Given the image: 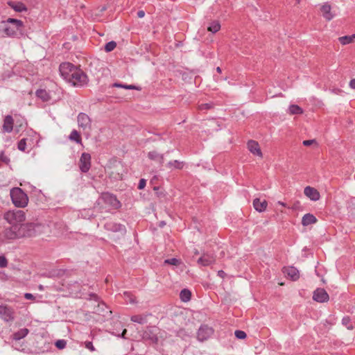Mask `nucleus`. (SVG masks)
Masks as SVG:
<instances>
[{"instance_id": "obj_34", "label": "nucleus", "mask_w": 355, "mask_h": 355, "mask_svg": "<svg viewBox=\"0 0 355 355\" xmlns=\"http://www.w3.org/2000/svg\"><path fill=\"white\" fill-rule=\"evenodd\" d=\"M191 293L188 289H183L180 291V297L182 302H188L191 300Z\"/></svg>"}, {"instance_id": "obj_18", "label": "nucleus", "mask_w": 355, "mask_h": 355, "mask_svg": "<svg viewBox=\"0 0 355 355\" xmlns=\"http://www.w3.org/2000/svg\"><path fill=\"white\" fill-rule=\"evenodd\" d=\"M320 10L322 17L327 21L331 20L334 17V15L331 12V5L326 2L321 6Z\"/></svg>"}, {"instance_id": "obj_38", "label": "nucleus", "mask_w": 355, "mask_h": 355, "mask_svg": "<svg viewBox=\"0 0 355 355\" xmlns=\"http://www.w3.org/2000/svg\"><path fill=\"white\" fill-rule=\"evenodd\" d=\"M116 46V43L114 41H111L107 42L105 46V50L107 52H110L113 51Z\"/></svg>"}, {"instance_id": "obj_23", "label": "nucleus", "mask_w": 355, "mask_h": 355, "mask_svg": "<svg viewBox=\"0 0 355 355\" xmlns=\"http://www.w3.org/2000/svg\"><path fill=\"white\" fill-rule=\"evenodd\" d=\"M268 202L266 200L261 201L259 198H255L253 200V206L259 212L264 211L267 208Z\"/></svg>"}, {"instance_id": "obj_37", "label": "nucleus", "mask_w": 355, "mask_h": 355, "mask_svg": "<svg viewBox=\"0 0 355 355\" xmlns=\"http://www.w3.org/2000/svg\"><path fill=\"white\" fill-rule=\"evenodd\" d=\"M342 324L349 330H352L354 329V326L352 324L351 319L349 316H345L343 318Z\"/></svg>"}, {"instance_id": "obj_14", "label": "nucleus", "mask_w": 355, "mask_h": 355, "mask_svg": "<svg viewBox=\"0 0 355 355\" xmlns=\"http://www.w3.org/2000/svg\"><path fill=\"white\" fill-rule=\"evenodd\" d=\"M104 228L112 232H120L124 234L126 232L125 227L120 223H116L112 221L107 222L104 225Z\"/></svg>"}, {"instance_id": "obj_24", "label": "nucleus", "mask_w": 355, "mask_h": 355, "mask_svg": "<svg viewBox=\"0 0 355 355\" xmlns=\"http://www.w3.org/2000/svg\"><path fill=\"white\" fill-rule=\"evenodd\" d=\"M36 96L43 102H48L51 99L50 93L46 89H40L35 92Z\"/></svg>"}, {"instance_id": "obj_44", "label": "nucleus", "mask_w": 355, "mask_h": 355, "mask_svg": "<svg viewBox=\"0 0 355 355\" xmlns=\"http://www.w3.org/2000/svg\"><path fill=\"white\" fill-rule=\"evenodd\" d=\"M85 347L89 349V351L91 352H94L96 350L95 347H94L93 344L92 342L90 341H85Z\"/></svg>"}, {"instance_id": "obj_8", "label": "nucleus", "mask_w": 355, "mask_h": 355, "mask_svg": "<svg viewBox=\"0 0 355 355\" xmlns=\"http://www.w3.org/2000/svg\"><path fill=\"white\" fill-rule=\"evenodd\" d=\"M78 69L70 62H64L60 65L59 71L62 78L69 83L73 76V72L76 71Z\"/></svg>"}, {"instance_id": "obj_47", "label": "nucleus", "mask_w": 355, "mask_h": 355, "mask_svg": "<svg viewBox=\"0 0 355 355\" xmlns=\"http://www.w3.org/2000/svg\"><path fill=\"white\" fill-rule=\"evenodd\" d=\"M146 186V180L144 179H141L139 182L138 189H143Z\"/></svg>"}, {"instance_id": "obj_19", "label": "nucleus", "mask_w": 355, "mask_h": 355, "mask_svg": "<svg viewBox=\"0 0 355 355\" xmlns=\"http://www.w3.org/2000/svg\"><path fill=\"white\" fill-rule=\"evenodd\" d=\"M304 193L306 197L313 201H317L320 198V193L318 190L309 186L304 188Z\"/></svg>"}, {"instance_id": "obj_11", "label": "nucleus", "mask_w": 355, "mask_h": 355, "mask_svg": "<svg viewBox=\"0 0 355 355\" xmlns=\"http://www.w3.org/2000/svg\"><path fill=\"white\" fill-rule=\"evenodd\" d=\"M214 333V330L211 327L207 325H202L199 328L197 333V338L199 341L203 342L209 338Z\"/></svg>"}, {"instance_id": "obj_35", "label": "nucleus", "mask_w": 355, "mask_h": 355, "mask_svg": "<svg viewBox=\"0 0 355 355\" xmlns=\"http://www.w3.org/2000/svg\"><path fill=\"white\" fill-rule=\"evenodd\" d=\"M220 28V24L218 21H213L210 23L209 27L207 28L208 31L215 33H217Z\"/></svg>"}, {"instance_id": "obj_52", "label": "nucleus", "mask_w": 355, "mask_h": 355, "mask_svg": "<svg viewBox=\"0 0 355 355\" xmlns=\"http://www.w3.org/2000/svg\"><path fill=\"white\" fill-rule=\"evenodd\" d=\"M24 297L26 300H33L34 298V296L31 293H25Z\"/></svg>"}, {"instance_id": "obj_59", "label": "nucleus", "mask_w": 355, "mask_h": 355, "mask_svg": "<svg viewBox=\"0 0 355 355\" xmlns=\"http://www.w3.org/2000/svg\"><path fill=\"white\" fill-rule=\"evenodd\" d=\"M92 296L94 297V298L97 297V296L95 294H92Z\"/></svg>"}, {"instance_id": "obj_20", "label": "nucleus", "mask_w": 355, "mask_h": 355, "mask_svg": "<svg viewBox=\"0 0 355 355\" xmlns=\"http://www.w3.org/2000/svg\"><path fill=\"white\" fill-rule=\"evenodd\" d=\"M14 120L10 115L5 116L3 124L2 126V131L3 132H11L13 129Z\"/></svg>"}, {"instance_id": "obj_40", "label": "nucleus", "mask_w": 355, "mask_h": 355, "mask_svg": "<svg viewBox=\"0 0 355 355\" xmlns=\"http://www.w3.org/2000/svg\"><path fill=\"white\" fill-rule=\"evenodd\" d=\"M234 335L238 339H244L247 336L246 333L241 330L235 331Z\"/></svg>"}, {"instance_id": "obj_30", "label": "nucleus", "mask_w": 355, "mask_h": 355, "mask_svg": "<svg viewBox=\"0 0 355 355\" xmlns=\"http://www.w3.org/2000/svg\"><path fill=\"white\" fill-rule=\"evenodd\" d=\"M288 113L291 115L301 114L303 113V110L302 107H300L297 105H291L288 107Z\"/></svg>"}, {"instance_id": "obj_28", "label": "nucleus", "mask_w": 355, "mask_h": 355, "mask_svg": "<svg viewBox=\"0 0 355 355\" xmlns=\"http://www.w3.org/2000/svg\"><path fill=\"white\" fill-rule=\"evenodd\" d=\"M69 139L71 141H75L77 144H82V139L80 133L76 130H73L69 136Z\"/></svg>"}, {"instance_id": "obj_36", "label": "nucleus", "mask_w": 355, "mask_h": 355, "mask_svg": "<svg viewBox=\"0 0 355 355\" xmlns=\"http://www.w3.org/2000/svg\"><path fill=\"white\" fill-rule=\"evenodd\" d=\"M183 162H179L178 160L170 161L167 163V167L169 168H178L181 169L183 168Z\"/></svg>"}, {"instance_id": "obj_57", "label": "nucleus", "mask_w": 355, "mask_h": 355, "mask_svg": "<svg viewBox=\"0 0 355 355\" xmlns=\"http://www.w3.org/2000/svg\"><path fill=\"white\" fill-rule=\"evenodd\" d=\"M216 71H217L218 73H221V69H220V67H218L216 68Z\"/></svg>"}, {"instance_id": "obj_27", "label": "nucleus", "mask_w": 355, "mask_h": 355, "mask_svg": "<svg viewBox=\"0 0 355 355\" xmlns=\"http://www.w3.org/2000/svg\"><path fill=\"white\" fill-rule=\"evenodd\" d=\"M29 332L27 328H23L12 334V339L19 340L26 337Z\"/></svg>"}, {"instance_id": "obj_10", "label": "nucleus", "mask_w": 355, "mask_h": 355, "mask_svg": "<svg viewBox=\"0 0 355 355\" xmlns=\"http://www.w3.org/2000/svg\"><path fill=\"white\" fill-rule=\"evenodd\" d=\"M157 331L158 328L156 327H147L143 333L142 338L152 343H156L158 340Z\"/></svg>"}, {"instance_id": "obj_46", "label": "nucleus", "mask_w": 355, "mask_h": 355, "mask_svg": "<svg viewBox=\"0 0 355 355\" xmlns=\"http://www.w3.org/2000/svg\"><path fill=\"white\" fill-rule=\"evenodd\" d=\"M176 335L182 338H184L185 337L189 336V334L184 331V329H180L177 332Z\"/></svg>"}, {"instance_id": "obj_41", "label": "nucleus", "mask_w": 355, "mask_h": 355, "mask_svg": "<svg viewBox=\"0 0 355 355\" xmlns=\"http://www.w3.org/2000/svg\"><path fill=\"white\" fill-rule=\"evenodd\" d=\"M213 107V103H202L198 105V108L200 110H209Z\"/></svg>"}, {"instance_id": "obj_50", "label": "nucleus", "mask_w": 355, "mask_h": 355, "mask_svg": "<svg viewBox=\"0 0 355 355\" xmlns=\"http://www.w3.org/2000/svg\"><path fill=\"white\" fill-rule=\"evenodd\" d=\"M0 160L3 162H8L9 161L8 158L3 154V153L0 154Z\"/></svg>"}, {"instance_id": "obj_26", "label": "nucleus", "mask_w": 355, "mask_h": 355, "mask_svg": "<svg viewBox=\"0 0 355 355\" xmlns=\"http://www.w3.org/2000/svg\"><path fill=\"white\" fill-rule=\"evenodd\" d=\"M150 315V314L135 315L131 316L130 320L133 322L143 324L147 322V317Z\"/></svg>"}, {"instance_id": "obj_6", "label": "nucleus", "mask_w": 355, "mask_h": 355, "mask_svg": "<svg viewBox=\"0 0 355 355\" xmlns=\"http://www.w3.org/2000/svg\"><path fill=\"white\" fill-rule=\"evenodd\" d=\"M87 83V76L80 69H78L76 71L73 72V76L69 81V83L74 87H83L86 85Z\"/></svg>"}, {"instance_id": "obj_7", "label": "nucleus", "mask_w": 355, "mask_h": 355, "mask_svg": "<svg viewBox=\"0 0 355 355\" xmlns=\"http://www.w3.org/2000/svg\"><path fill=\"white\" fill-rule=\"evenodd\" d=\"M98 203H105L112 209H117L121 207V202L118 200L116 197L110 193H104L98 199Z\"/></svg>"}, {"instance_id": "obj_12", "label": "nucleus", "mask_w": 355, "mask_h": 355, "mask_svg": "<svg viewBox=\"0 0 355 355\" xmlns=\"http://www.w3.org/2000/svg\"><path fill=\"white\" fill-rule=\"evenodd\" d=\"M91 167V155L89 153H82L80 162L79 168L81 172L87 173L89 171Z\"/></svg>"}, {"instance_id": "obj_43", "label": "nucleus", "mask_w": 355, "mask_h": 355, "mask_svg": "<svg viewBox=\"0 0 355 355\" xmlns=\"http://www.w3.org/2000/svg\"><path fill=\"white\" fill-rule=\"evenodd\" d=\"M164 263L170 265L177 266L178 264L180 263V261L178 259L172 258L166 259Z\"/></svg>"}, {"instance_id": "obj_32", "label": "nucleus", "mask_w": 355, "mask_h": 355, "mask_svg": "<svg viewBox=\"0 0 355 355\" xmlns=\"http://www.w3.org/2000/svg\"><path fill=\"white\" fill-rule=\"evenodd\" d=\"M112 86L114 87L123 88V89H135V90H138V91H140L141 89V88L139 86H136L134 85H126V84H122V83H114Z\"/></svg>"}, {"instance_id": "obj_39", "label": "nucleus", "mask_w": 355, "mask_h": 355, "mask_svg": "<svg viewBox=\"0 0 355 355\" xmlns=\"http://www.w3.org/2000/svg\"><path fill=\"white\" fill-rule=\"evenodd\" d=\"M26 141L27 139L24 138L18 142L17 148L21 151H25L26 148Z\"/></svg>"}, {"instance_id": "obj_58", "label": "nucleus", "mask_w": 355, "mask_h": 355, "mask_svg": "<svg viewBox=\"0 0 355 355\" xmlns=\"http://www.w3.org/2000/svg\"><path fill=\"white\" fill-rule=\"evenodd\" d=\"M165 225L164 222H161V224H160V226H161V227H162V226H163V225Z\"/></svg>"}, {"instance_id": "obj_16", "label": "nucleus", "mask_w": 355, "mask_h": 355, "mask_svg": "<svg viewBox=\"0 0 355 355\" xmlns=\"http://www.w3.org/2000/svg\"><path fill=\"white\" fill-rule=\"evenodd\" d=\"M216 258L214 254L204 253L198 259V263L202 266H208L215 263Z\"/></svg>"}, {"instance_id": "obj_29", "label": "nucleus", "mask_w": 355, "mask_h": 355, "mask_svg": "<svg viewBox=\"0 0 355 355\" xmlns=\"http://www.w3.org/2000/svg\"><path fill=\"white\" fill-rule=\"evenodd\" d=\"M338 40L343 45L351 44L354 42V41L355 40V33L352 34V35H345L340 37L338 38Z\"/></svg>"}, {"instance_id": "obj_54", "label": "nucleus", "mask_w": 355, "mask_h": 355, "mask_svg": "<svg viewBox=\"0 0 355 355\" xmlns=\"http://www.w3.org/2000/svg\"><path fill=\"white\" fill-rule=\"evenodd\" d=\"M225 272L223 271V270H219L218 271V275L221 277V278H224L225 276Z\"/></svg>"}, {"instance_id": "obj_5", "label": "nucleus", "mask_w": 355, "mask_h": 355, "mask_svg": "<svg viewBox=\"0 0 355 355\" xmlns=\"http://www.w3.org/2000/svg\"><path fill=\"white\" fill-rule=\"evenodd\" d=\"M15 239H19L16 225L6 227L0 231V245Z\"/></svg>"}, {"instance_id": "obj_13", "label": "nucleus", "mask_w": 355, "mask_h": 355, "mask_svg": "<svg viewBox=\"0 0 355 355\" xmlns=\"http://www.w3.org/2000/svg\"><path fill=\"white\" fill-rule=\"evenodd\" d=\"M0 317L6 322L14 320V311L7 305H0Z\"/></svg>"}, {"instance_id": "obj_9", "label": "nucleus", "mask_w": 355, "mask_h": 355, "mask_svg": "<svg viewBox=\"0 0 355 355\" xmlns=\"http://www.w3.org/2000/svg\"><path fill=\"white\" fill-rule=\"evenodd\" d=\"M77 121L78 127L83 130H88L89 132L92 130V119L85 113L80 112L77 116Z\"/></svg>"}, {"instance_id": "obj_22", "label": "nucleus", "mask_w": 355, "mask_h": 355, "mask_svg": "<svg viewBox=\"0 0 355 355\" xmlns=\"http://www.w3.org/2000/svg\"><path fill=\"white\" fill-rule=\"evenodd\" d=\"M284 272L293 281L297 280L300 277L299 270L293 266L286 268Z\"/></svg>"}, {"instance_id": "obj_53", "label": "nucleus", "mask_w": 355, "mask_h": 355, "mask_svg": "<svg viewBox=\"0 0 355 355\" xmlns=\"http://www.w3.org/2000/svg\"><path fill=\"white\" fill-rule=\"evenodd\" d=\"M144 15H145V12L144 10H139L137 12V17L139 18H142L144 17Z\"/></svg>"}, {"instance_id": "obj_2", "label": "nucleus", "mask_w": 355, "mask_h": 355, "mask_svg": "<svg viewBox=\"0 0 355 355\" xmlns=\"http://www.w3.org/2000/svg\"><path fill=\"white\" fill-rule=\"evenodd\" d=\"M10 195L12 202L15 207L24 208L28 205V197L21 188H12L10 190Z\"/></svg>"}, {"instance_id": "obj_48", "label": "nucleus", "mask_w": 355, "mask_h": 355, "mask_svg": "<svg viewBox=\"0 0 355 355\" xmlns=\"http://www.w3.org/2000/svg\"><path fill=\"white\" fill-rule=\"evenodd\" d=\"M126 332H127V330L125 329H124L121 334H119L115 332H112V334L117 337H121L122 338L125 339V335Z\"/></svg>"}, {"instance_id": "obj_3", "label": "nucleus", "mask_w": 355, "mask_h": 355, "mask_svg": "<svg viewBox=\"0 0 355 355\" xmlns=\"http://www.w3.org/2000/svg\"><path fill=\"white\" fill-rule=\"evenodd\" d=\"M3 218L11 226L19 225L26 220V214L22 210H10L4 214Z\"/></svg>"}, {"instance_id": "obj_55", "label": "nucleus", "mask_w": 355, "mask_h": 355, "mask_svg": "<svg viewBox=\"0 0 355 355\" xmlns=\"http://www.w3.org/2000/svg\"><path fill=\"white\" fill-rule=\"evenodd\" d=\"M98 307L101 309L103 310L104 307H106L105 304L104 303L98 304Z\"/></svg>"}, {"instance_id": "obj_4", "label": "nucleus", "mask_w": 355, "mask_h": 355, "mask_svg": "<svg viewBox=\"0 0 355 355\" xmlns=\"http://www.w3.org/2000/svg\"><path fill=\"white\" fill-rule=\"evenodd\" d=\"M18 239L31 237L35 234V225L32 223H21L16 225Z\"/></svg>"}, {"instance_id": "obj_56", "label": "nucleus", "mask_w": 355, "mask_h": 355, "mask_svg": "<svg viewBox=\"0 0 355 355\" xmlns=\"http://www.w3.org/2000/svg\"><path fill=\"white\" fill-rule=\"evenodd\" d=\"M277 203L283 207H286V204L283 202L279 201Z\"/></svg>"}, {"instance_id": "obj_1", "label": "nucleus", "mask_w": 355, "mask_h": 355, "mask_svg": "<svg viewBox=\"0 0 355 355\" xmlns=\"http://www.w3.org/2000/svg\"><path fill=\"white\" fill-rule=\"evenodd\" d=\"M24 26L23 22L21 20L8 18L6 21L2 22L1 27L3 33L9 37H14L21 32Z\"/></svg>"}, {"instance_id": "obj_15", "label": "nucleus", "mask_w": 355, "mask_h": 355, "mask_svg": "<svg viewBox=\"0 0 355 355\" xmlns=\"http://www.w3.org/2000/svg\"><path fill=\"white\" fill-rule=\"evenodd\" d=\"M313 299L318 302H325L329 299V295L324 288H317L313 295Z\"/></svg>"}, {"instance_id": "obj_33", "label": "nucleus", "mask_w": 355, "mask_h": 355, "mask_svg": "<svg viewBox=\"0 0 355 355\" xmlns=\"http://www.w3.org/2000/svg\"><path fill=\"white\" fill-rule=\"evenodd\" d=\"M123 297L126 303H130L132 304L137 303L135 297L130 292L125 291L123 294Z\"/></svg>"}, {"instance_id": "obj_45", "label": "nucleus", "mask_w": 355, "mask_h": 355, "mask_svg": "<svg viewBox=\"0 0 355 355\" xmlns=\"http://www.w3.org/2000/svg\"><path fill=\"white\" fill-rule=\"evenodd\" d=\"M8 265V261L4 256H0V268H5Z\"/></svg>"}, {"instance_id": "obj_42", "label": "nucleus", "mask_w": 355, "mask_h": 355, "mask_svg": "<svg viewBox=\"0 0 355 355\" xmlns=\"http://www.w3.org/2000/svg\"><path fill=\"white\" fill-rule=\"evenodd\" d=\"M66 345L67 342L64 340H58L55 342V346L60 349H64L66 347Z\"/></svg>"}, {"instance_id": "obj_21", "label": "nucleus", "mask_w": 355, "mask_h": 355, "mask_svg": "<svg viewBox=\"0 0 355 355\" xmlns=\"http://www.w3.org/2000/svg\"><path fill=\"white\" fill-rule=\"evenodd\" d=\"M148 157L152 160L158 163L159 165H162L164 161V157L163 154L159 153L156 150L150 151L148 153Z\"/></svg>"}, {"instance_id": "obj_49", "label": "nucleus", "mask_w": 355, "mask_h": 355, "mask_svg": "<svg viewBox=\"0 0 355 355\" xmlns=\"http://www.w3.org/2000/svg\"><path fill=\"white\" fill-rule=\"evenodd\" d=\"M315 142V139L304 140L303 141V145L306 146H311L312 144H313Z\"/></svg>"}, {"instance_id": "obj_51", "label": "nucleus", "mask_w": 355, "mask_h": 355, "mask_svg": "<svg viewBox=\"0 0 355 355\" xmlns=\"http://www.w3.org/2000/svg\"><path fill=\"white\" fill-rule=\"evenodd\" d=\"M349 85L352 89H355V78L350 80Z\"/></svg>"}, {"instance_id": "obj_17", "label": "nucleus", "mask_w": 355, "mask_h": 355, "mask_svg": "<svg viewBox=\"0 0 355 355\" xmlns=\"http://www.w3.org/2000/svg\"><path fill=\"white\" fill-rule=\"evenodd\" d=\"M248 148L249 151L255 156L259 157H262L263 155L259 146V144L257 141L254 140H250L248 142Z\"/></svg>"}, {"instance_id": "obj_25", "label": "nucleus", "mask_w": 355, "mask_h": 355, "mask_svg": "<svg viewBox=\"0 0 355 355\" xmlns=\"http://www.w3.org/2000/svg\"><path fill=\"white\" fill-rule=\"evenodd\" d=\"M317 222V218L311 214H306L302 218V224L303 226H308L311 224H315Z\"/></svg>"}, {"instance_id": "obj_31", "label": "nucleus", "mask_w": 355, "mask_h": 355, "mask_svg": "<svg viewBox=\"0 0 355 355\" xmlns=\"http://www.w3.org/2000/svg\"><path fill=\"white\" fill-rule=\"evenodd\" d=\"M8 4L12 8H13L14 10L17 12H23L26 10V6L22 3L9 2Z\"/></svg>"}]
</instances>
